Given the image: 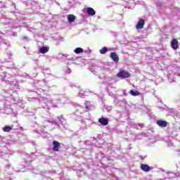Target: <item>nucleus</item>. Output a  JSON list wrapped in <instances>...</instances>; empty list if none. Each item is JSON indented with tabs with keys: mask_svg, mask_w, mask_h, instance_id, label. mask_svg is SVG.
Here are the masks:
<instances>
[{
	"mask_svg": "<svg viewBox=\"0 0 180 180\" xmlns=\"http://www.w3.org/2000/svg\"><path fill=\"white\" fill-rule=\"evenodd\" d=\"M167 115L169 116H172V117H174V119H179L180 117L179 112H178V110H176V109L175 108H169L167 109Z\"/></svg>",
	"mask_w": 180,
	"mask_h": 180,
	"instance_id": "nucleus-7",
	"label": "nucleus"
},
{
	"mask_svg": "<svg viewBox=\"0 0 180 180\" xmlns=\"http://www.w3.org/2000/svg\"><path fill=\"white\" fill-rule=\"evenodd\" d=\"M84 49L81 47H77L74 50V53H75V54H81V53H84Z\"/></svg>",
	"mask_w": 180,
	"mask_h": 180,
	"instance_id": "nucleus-29",
	"label": "nucleus"
},
{
	"mask_svg": "<svg viewBox=\"0 0 180 180\" xmlns=\"http://www.w3.org/2000/svg\"><path fill=\"white\" fill-rule=\"evenodd\" d=\"M167 77L169 82H175V76L173 74H169Z\"/></svg>",
	"mask_w": 180,
	"mask_h": 180,
	"instance_id": "nucleus-28",
	"label": "nucleus"
},
{
	"mask_svg": "<svg viewBox=\"0 0 180 180\" xmlns=\"http://www.w3.org/2000/svg\"><path fill=\"white\" fill-rule=\"evenodd\" d=\"M8 47H9V42L0 38V48L6 50Z\"/></svg>",
	"mask_w": 180,
	"mask_h": 180,
	"instance_id": "nucleus-12",
	"label": "nucleus"
},
{
	"mask_svg": "<svg viewBox=\"0 0 180 180\" xmlns=\"http://www.w3.org/2000/svg\"><path fill=\"white\" fill-rule=\"evenodd\" d=\"M89 94V93L88 91H80L78 96H79L80 98H85V96H88Z\"/></svg>",
	"mask_w": 180,
	"mask_h": 180,
	"instance_id": "nucleus-27",
	"label": "nucleus"
},
{
	"mask_svg": "<svg viewBox=\"0 0 180 180\" xmlns=\"http://www.w3.org/2000/svg\"><path fill=\"white\" fill-rule=\"evenodd\" d=\"M28 30H29L30 32H33V28H32V27L28 28Z\"/></svg>",
	"mask_w": 180,
	"mask_h": 180,
	"instance_id": "nucleus-50",
	"label": "nucleus"
},
{
	"mask_svg": "<svg viewBox=\"0 0 180 180\" xmlns=\"http://www.w3.org/2000/svg\"><path fill=\"white\" fill-rule=\"evenodd\" d=\"M84 146L88 148H82V153L89 155L91 153V150H92V147H98L99 148L100 153H97L96 155V160L97 162H101V164H105V162H108V156L105 155L104 153H102V145L101 143H96L95 142H91V141H86L83 142Z\"/></svg>",
	"mask_w": 180,
	"mask_h": 180,
	"instance_id": "nucleus-1",
	"label": "nucleus"
},
{
	"mask_svg": "<svg viewBox=\"0 0 180 180\" xmlns=\"http://www.w3.org/2000/svg\"><path fill=\"white\" fill-rule=\"evenodd\" d=\"M39 70L41 71H44L43 74H50V72H51V71L50 70V69L49 68H44V66H39Z\"/></svg>",
	"mask_w": 180,
	"mask_h": 180,
	"instance_id": "nucleus-23",
	"label": "nucleus"
},
{
	"mask_svg": "<svg viewBox=\"0 0 180 180\" xmlns=\"http://www.w3.org/2000/svg\"><path fill=\"white\" fill-rule=\"evenodd\" d=\"M13 129V125H6L4 127H2V130L3 131H4V133H9V131H11V130H12Z\"/></svg>",
	"mask_w": 180,
	"mask_h": 180,
	"instance_id": "nucleus-21",
	"label": "nucleus"
},
{
	"mask_svg": "<svg viewBox=\"0 0 180 180\" xmlns=\"http://www.w3.org/2000/svg\"><path fill=\"white\" fill-rule=\"evenodd\" d=\"M75 19H77V17L72 14L68 15V22L69 23H73V22H75Z\"/></svg>",
	"mask_w": 180,
	"mask_h": 180,
	"instance_id": "nucleus-22",
	"label": "nucleus"
},
{
	"mask_svg": "<svg viewBox=\"0 0 180 180\" xmlns=\"http://www.w3.org/2000/svg\"><path fill=\"white\" fill-rule=\"evenodd\" d=\"M65 72H67V74H71V69L66 68Z\"/></svg>",
	"mask_w": 180,
	"mask_h": 180,
	"instance_id": "nucleus-42",
	"label": "nucleus"
},
{
	"mask_svg": "<svg viewBox=\"0 0 180 180\" xmlns=\"http://www.w3.org/2000/svg\"><path fill=\"white\" fill-rule=\"evenodd\" d=\"M93 139H94L93 141H95V140H96V139H95V138H93Z\"/></svg>",
	"mask_w": 180,
	"mask_h": 180,
	"instance_id": "nucleus-54",
	"label": "nucleus"
},
{
	"mask_svg": "<svg viewBox=\"0 0 180 180\" xmlns=\"http://www.w3.org/2000/svg\"><path fill=\"white\" fill-rule=\"evenodd\" d=\"M59 41H63L64 40V38H60L58 39Z\"/></svg>",
	"mask_w": 180,
	"mask_h": 180,
	"instance_id": "nucleus-49",
	"label": "nucleus"
},
{
	"mask_svg": "<svg viewBox=\"0 0 180 180\" xmlns=\"http://www.w3.org/2000/svg\"><path fill=\"white\" fill-rule=\"evenodd\" d=\"M69 86H70V88H77V85H75L72 83H70Z\"/></svg>",
	"mask_w": 180,
	"mask_h": 180,
	"instance_id": "nucleus-41",
	"label": "nucleus"
},
{
	"mask_svg": "<svg viewBox=\"0 0 180 180\" xmlns=\"http://www.w3.org/2000/svg\"><path fill=\"white\" fill-rule=\"evenodd\" d=\"M167 175H169V179H172V178H176V174L173 173V172H167Z\"/></svg>",
	"mask_w": 180,
	"mask_h": 180,
	"instance_id": "nucleus-32",
	"label": "nucleus"
},
{
	"mask_svg": "<svg viewBox=\"0 0 180 180\" xmlns=\"http://www.w3.org/2000/svg\"><path fill=\"white\" fill-rule=\"evenodd\" d=\"M122 97V96H116L114 97V102L115 103H119L120 102H126V100L123 99V100H120V98Z\"/></svg>",
	"mask_w": 180,
	"mask_h": 180,
	"instance_id": "nucleus-26",
	"label": "nucleus"
},
{
	"mask_svg": "<svg viewBox=\"0 0 180 180\" xmlns=\"http://www.w3.org/2000/svg\"><path fill=\"white\" fill-rule=\"evenodd\" d=\"M84 53H87V51H84Z\"/></svg>",
	"mask_w": 180,
	"mask_h": 180,
	"instance_id": "nucleus-57",
	"label": "nucleus"
},
{
	"mask_svg": "<svg viewBox=\"0 0 180 180\" xmlns=\"http://www.w3.org/2000/svg\"><path fill=\"white\" fill-rule=\"evenodd\" d=\"M109 51V49L107 46L103 47L101 49L99 50V52L101 54H106Z\"/></svg>",
	"mask_w": 180,
	"mask_h": 180,
	"instance_id": "nucleus-30",
	"label": "nucleus"
},
{
	"mask_svg": "<svg viewBox=\"0 0 180 180\" xmlns=\"http://www.w3.org/2000/svg\"><path fill=\"white\" fill-rule=\"evenodd\" d=\"M49 50H50V47L49 46H41L39 49V51L41 54H46V53H49Z\"/></svg>",
	"mask_w": 180,
	"mask_h": 180,
	"instance_id": "nucleus-18",
	"label": "nucleus"
},
{
	"mask_svg": "<svg viewBox=\"0 0 180 180\" xmlns=\"http://www.w3.org/2000/svg\"><path fill=\"white\" fill-rule=\"evenodd\" d=\"M174 75L175 77H180V73H175Z\"/></svg>",
	"mask_w": 180,
	"mask_h": 180,
	"instance_id": "nucleus-47",
	"label": "nucleus"
},
{
	"mask_svg": "<svg viewBox=\"0 0 180 180\" xmlns=\"http://www.w3.org/2000/svg\"><path fill=\"white\" fill-rule=\"evenodd\" d=\"M119 160H123V156H118Z\"/></svg>",
	"mask_w": 180,
	"mask_h": 180,
	"instance_id": "nucleus-51",
	"label": "nucleus"
},
{
	"mask_svg": "<svg viewBox=\"0 0 180 180\" xmlns=\"http://www.w3.org/2000/svg\"><path fill=\"white\" fill-rule=\"evenodd\" d=\"M85 133H86V130L82 128L76 132V136L81 137L83 134H85Z\"/></svg>",
	"mask_w": 180,
	"mask_h": 180,
	"instance_id": "nucleus-25",
	"label": "nucleus"
},
{
	"mask_svg": "<svg viewBox=\"0 0 180 180\" xmlns=\"http://www.w3.org/2000/svg\"><path fill=\"white\" fill-rule=\"evenodd\" d=\"M141 169L144 171V172H148L151 170V167L148 166V165L141 164Z\"/></svg>",
	"mask_w": 180,
	"mask_h": 180,
	"instance_id": "nucleus-19",
	"label": "nucleus"
},
{
	"mask_svg": "<svg viewBox=\"0 0 180 180\" xmlns=\"http://www.w3.org/2000/svg\"><path fill=\"white\" fill-rule=\"evenodd\" d=\"M53 151H59L60 150V146H61V143L57 141H53Z\"/></svg>",
	"mask_w": 180,
	"mask_h": 180,
	"instance_id": "nucleus-14",
	"label": "nucleus"
},
{
	"mask_svg": "<svg viewBox=\"0 0 180 180\" xmlns=\"http://www.w3.org/2000/svg\"><path fill=\"white\" fill-rule=\"evenodd\" d=\"M45 129V127H44V128H40V129H36V130H34V131H36V133H37L39 136H41V137H45L46 136H47V135H46V134H43V133H44V129Z\"/></svg>",
	"mask_w": 180,
	"mask_h": 180,
	"instance_id": "nucleus-20",
	"label": "nucleus"
},
{
	"mask_svg": "<svg viewBox=\"0 0 180 180\" xmlns=\"http://www.w3.org/2000/svg\"><path fill=\"white\" fill-rule=\"evenodd\" d=\"M89 70H90L93 74H94V75L96 74V72L94 71V66L90 67V68H89Z\"/></svg>",
	"mask_w": 180,
	"mask_h": 180,
	"instance_id": "nucleus-36",
	"label": "nucleus"
},
{
	"mask_svg": "<svg viewBox=\"0 0 180 180\" xmlns=\"http://www.w3.org/2000/svg\"><path fill=\"white\" fill-rule=\"evenodd\" d=\"M141 109H143V110H144V111H146L148 109V107H147L146 105H141Z\"/></svg>",
	"mask_w": 180,
	"mask_h": 180,
	"instance_id": "nucleus-38",
	"label": "nucleus"
},
{
	"mask_svg": "<svg viewBox=\"0 0 180 180\" xmlns=\"http://www.w3.org/2000/svg\"><path fill=\"white\" fill-rule=\"evenodd\" d=\"M1 8H6V6L2 4V5L1 6Z\"/></svg>",
	"mask_w": 180,
	"mask_h": 180,
	"instance_id": "nucleus-52",
	"label": "nucleus"
},
{
	"mask_svg": "<svg viewBox=\"0 0 180 180\" xmlns=\"http://www.w3.org/2000/svg\"><path fill=\"white\" fill-rule=\"evenodd\" d=\"M159 109L160 110H166L167 112V110L169 109V108L167 107V105H165L164 107H159Z\"/></svg>",
	"mask_w": 180,
	"mask_h": 180,
	"instance_id": "nucleus-35",
	"label": "nucleus"
},
{
	"mask_svg": "<svg viewBox=\"0 0 180 180\" xmlns=\"http://www.w3.org/2000/svg\"><path fill=\"white\" fill-rule=\"evenodd\" d=\"M117 77L121 79H126V78H129L130 77V73L124 70H122L117 74Z\"/></svg>",
	"mask_w": 180,
	"mask_h": 180,
	"instance_id": "nucleus-9",
	"label": "nucleus"
},
{
	"mask_svg": "<svg viewBox=\"0 0 180 180\" xmlns=\"http://www.w3.org/2000/svg\"><path fill=\"white\" fill-rule=\"evenodd\" d=\"M66 60L67 61H69V60L75 61V60H77V58H67Z\"/></svg>",
	"mask_w": 180,
	"mask_h": 180,
	"instance_id": "nucleus-43",
	"label": "nucleus"
},
{
	"mask_svg": "<svg viewBox=\"0 0 180 180\" xmlns=\"http://www.w3.org/2000/svg\"><path fill=\"white\" fill-rule=\"evenodd\" d=\"M145 25H146V20L143 18H139V21L136 25V30H141V29H144Z\"/></svg>",
	"mask_w": 180,
	"mask_h": 180,
	"instance_id": "nucleus-11",
	"label": "nucleus"
},
{
	"mask_svg": "<svg viewBox=\"0 0 180 180\" xmlns=\"http://www.w3.org/2000/svg\"><path fill=\"white\" fill-rule=\"evenodd\" d=\"M84 12H85L88 16H95V15H96V11L92 7L84 8Z\"/></svg>",
	"mask_w": 180,
	"mask_h": 180,
	"instance_id": "nucleus-10",
	"label": "nucleus"
},
{
	"mask_svg": "<svg viewBox=\"0 0 180 180\" xmlns=\"http://www.w3.org/2000/svg\"><path fill=\"white\" fill-rule=\"evenodd\" d=\"M110 57L115 63H119V56H117L116 52H111Z\"/></svg>",
	"mask_w": 180,
	"mask_h": 180,
	"instance_id": "nucleus-16",
	"label": "nucleus"
},
{
	"mask_svg": "<svg viewBox=\"0 0 180 180\" xmlns=\"http://www.w3.org/2000/svg\"><path fill=\"white\" fill-rule=\"evenodd\" d=\"M1 81H4L6 84H10V85H13L15 84V77L7 74L1 78Z\"/></svg>",
	"mask_w": 180,
	"mask_h": 180,
	"instance_id": "nucleus-8",
	"label": "nucleus"
},
{
	"mask_svg": "<svg viewBox=\"0 0 180 180\" xmlns=\"http://www.w3.org/2000/svg\"><path fill=\"white\" fill-rule=\"evenodd\" d=\"M47 123H51L54 127V129H59L61 131L67 130L68 129V124H67V120H65L63 116L58 117L57 119L52 120H46Z\"/></svg>",
	"mask_w": 180,
	"mask_h": 180,
	"instance_id": "nucleus-4",
	"label": "nucleus"
},
{
	"mask_svg": "<svg viewBox=\"0 0 180 180\" xmlns=\"http://www.w3.org/2000/svg\"><path fill=\"white\" fill-rule=\"evenodd\" d=\"M98 123H100L101 126H108V124H109V119L102 117L98 119Z\"/></svg>",
	"mask_w": 180,
	"mask_h": 180,
	"instance_id": "nucleus-13",
	"label": "nucleus"
},
{
	"mask_svg": "<svg viewBox=\"0 0 180 180\" xmlns=\"http://www.w3.org/2000/svg\"><path fill=\"white\" fill-rule=\"evenodd\" d=\"M67 57H68V55H64L63 53H59L58 54V58H62L63 60H64V58H67Z\"/></svg>",
	"mask_w": 180,
	"mask_h": 180,
	"instance_id": "nucleus-34",
	"label": "nucleus"
},
{
	"mask_svg": "<svg viewBox=\"0 0 180 180\" xmlns=\"http://www.w3.org/2000/svg\"><path fill=\"white\" fill-rule=\"evenodd\" d=\"M160 180H165L164 179H160Z\"/></svg>",
	"mask_w": 180,
	"mask_h": 180,
	"instance_id": "nucleus-56",
	"label": "nucleus"
},
{
	"mask_svg": "<svg viewBox=\"0 0 180 180\" xmlns=\"http://www.w3.org/2000/svg\"><path fill=\"white\" fill-rule=\"evenodd\" d=\"M175 103L177 107H178V105H180V98L175 100Z\"/></svg>",
	"mask_w": 180,
	"mask_h": 180,
	"instance_id": "nucleus-40",
	"label": "nucleus"
},
{
	"mask_svg": "<svg viewBox=\"0 0 180 180\" xmlns=\"http://www.w3.org/2000/svg\"><path fill=\"white\" fill-rule=\"evenodd\" d=\"M31 115H34V112H31Z\"/></svg>",
	"mask_w": 180,
	"mask_h": 180,
	"instance_id": "nucleus-55",
	"label": "nucleus"
},
{
	"mask_svg": "<svg viewBox=\"0 0 180 180\" xmlns=\"http://www.w3.org/2000/svg\"><path fill=\"white\" fill-rule=\"evenodd\" d=\"M13 36L17 37V36H18V33L13 32Z\"/></svg>",
	"mask_w": 180,
	"mask_h": 180,
	"instance_id": "nucleus-48",
	"label": "nucleus"
},
{
	"mask_svg": "<svg viewBox=\"0 0 180 180\" xmlns=\"http://www.w3.org/2000/svg\"><path fill=\"white\" fill-rule=\"evenodd\" d=\"M156 124H158L159 127H167L168 122L164 120H158L156 121Z\"/></svg>",
	"mask_w": 180,
	"mask_h": 180,
	"instance_id": "nucleus-15",
	"label": "nucleus"
},
{
	"mask_svg": "<svg viewBox=\"0 0 180 180\" xmlns=\"http://www.w3.org/2000/svg\"><path fill=\"white\" fill-rule=\"evenodd\" d=\"M109 95H110V96H112V95H113V93L110 92V93H109Z\"/></svg>",
	"mask_w": 180,
	"mask_h": 180,
	"instance_id": "nucleus-53",
	"label": "nucleus"
},
{
	"mask_svg": "<svg viewBox=\"0 0 180 180\" xmlns=\"http://www.w3.org/2000/svg\"><path fill=\"white\" fill-rule=\"evenodd\" d=\"M156 6H157L158 9H162V6H164V4H162V3H161V2H157Z\"/></svg>",
	"mask_w": 180,
	"mask_h": 180,
	"instance_id": "nucleus-33",
	"label": "nucleus"
},
{
	"mask_svg": "<svg viewBox=\"0 0 180 180\" xmlns=\"http://www.w3.org/2000/svg\"><path fill=\"white\" fill-rule=\"evenodd\" d=\"M40 86L41 87L46 86L49 89L54 86L56 87V85H51L50 83L47 82L46 79L39 80L38 82L37 83V88H38V90L37 91H32L33 95H41V93L44 92V89L40 88Z\"/></svg>",
	"mask_w": 180,
	"mask_h": 180,
	"instance_id": "nucleus-5",
	"label": "nucleus"
},
{
	"mask_svg": "<svg viewBox=\"0 0 180 180\" xmlns=\"http://www.w3.org/2000/svg\"><path fill=\"white\" fill-rule=\"evenodd\" d=\"M85 108L87 110H91V102L89 101H86L85 103Z\"/></svg>",
	"mask_w": 180,
	"mask_h": 180,
	"instance_id": "nucleus-31",
	"label": "nucleus"
},
{
	"mask_svg": "<svg viewBox=\"0 0 180 180\" xmlns=\"http://www.w3.org/2000/svg\"><path fill=\"white\" fill-rule=\"evenodd\" d=\"M144 126V124L141 123V124H138L135 125V127H136V129H139V127H143Z\"/></svg>",
	"mask_w": 180,
	"mask_h": 180,
	"instance_id": "nucleus-39",
	"label": "nucleus"
},
{
	"mask_svg": "<svg viewBox=\"0 0 180 180\" xmlns=\"http://www.w3.org/2000/svg\"><path fill=\"white\" fill-rule=\"evenodd\" d=\"M135 139L136 140H140V139H141V134H138L136 136Z\"/></svg>",
	"mask_w": 180,
	"mask_h": 180,
	"instance_id": "nucleus-45",
	"label": "nucleus"
},
{
	"mask_svg": "<svg viewBox=\"0 0 180 180\" xmlns=\"http://www.w3.org/2000/svg\"><path fill=\"white\" fill-rule=\"evenodd\" d=\"M129 94L131 95V96H139V95H141V93L137 90L132 89L129 92Z\"/></svg>",
	"mask_w": 180,
	"mask_h": 180,
	"instance_id": "nucleus-24",
	"label": "nucleus"
},
{
	"mask_svg": "<svg viewBox=\"0 0 180 180\" xmlns=\"http://www.w3.org/2000/svg\"><path fill=\"white\" fill-rule=\"evenodd\" d=\"M6 169H13V167H12V165L8 164V165H6Z\"/></svg>",
	"mask_w": 180,
	"mask_h": 180,
	"instance_id": "nucleus-37",
	"label": "nucleus"
},
{
	"mask_svg": "<svg viewBox=\"0 0 180 180\" xmlns=\"http://www.w3.org/2000/svg\"><path fill=\"white\" fill-rule=\"evenodd\" d=\"M15 144V141L8 139L6 136L0 135V147H8V146H12Z\"/></svg>",
	"mask_w": 180,
	"mask_h": 180,
	"instance_id": "nucleus-6",
	"label": "nucleus"
},
{
	"mask_svg": "<svg viewBox=\"0 0 180 180\" xmlns=\"http://www.w3.org/2000/svg\"><path fill=\"white\" fill-rule=\"evenodd\" d=\"M124 96H127L129 94L126 93V90H122Z\"/></svg>",
	"mask_w": 180,
	"mask_h": 180,
	"instance_id": "nucleus-46",
	"label": "nucleus"
},
{
	"mask_svg": "<svg viewBox=\"0 0 180 180\" xmlns=\"http://www.w3.org/2000/svg\"><path fill=\"white\" fill-rule=\"evenodd\" d=\"M179 46L178 45V40L177 39H172L171 41V47L173 49V50H178V47Z\"/></svg>",
	"mask_w": 180,
	"mask_h": 180,
	"instance_id": "nucleus-17",
	"label": "nucleus"
},
{
	"mask_svg": "<svg viewBox=\"0 0 180 180\" xmlns=\"http://www.w3.org/2000/svg\"><path fill=\"white\" fill-rule=\"evenodd\" d=\"M34 102H39L41 105V116L45 119H49L51 116V114L49 110L50 108H53V101L50 98L47 97H40L36 98L34 97L32 98Z\"/></svg>",
	"mask_w": 180,
	"mask_h": 180,
	"instance_id": "nucleus-2",
	"label": "nucleus"
},
{
	"mask_svg": "<svg viewBox=\"0 0 180 180\" xmlns=\"http://www.w3.org/2000/svg\"><path fill=\"white\" fill-rule=\"evenodd\" d=\"M21 39L27 41V36H22Z\"/></svg>",
	"mask_w": 180,
	"mask_h": 180,
	"instance_id": "nucleus-44",
	"label": "nucleus"
},
{
	"mask_svg": "<svg viewBox=\"0 0 180 180\" xmlns=\"http://www.w3.org/2000/svg\"><path fill=\"white\" fill-rule=\"evenodd\" d=\"M19 100L12 98H7L5 101H0V115H11L12 117H16L18 113L13 111L11 105L15 104Z\"/></svg>",
	"mask_w": 180,
	"mask_h": 180,
	"instance_id": "nucleus-3",
	"label": "nucleus"
}]
</instances>
